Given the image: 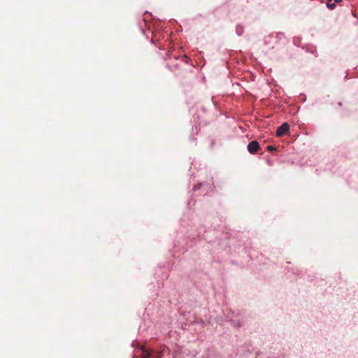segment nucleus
Listing matches in <instances>:
<instances>
[{"label": "nucleus", "mask_w": 358, "mask_h": 358, "mask_svg": "<svg viewBox=\"0 0 358 358\" xmlns=\"http://www.w3.org/2000/svg\"><path fill=\"white\" fill-rule=\"evenodd\" d=\"M289 125L288 123L285 122L280 127H279L276 131V136L278 137L282 136L283 135L289 132Z\"/></svg>", "instance_id": "nucleus-1"}, {"label": "nucleus", "mask_w": 358, "mask_h": 358, "mask_svg": "<svg viewBox=\"0 0 358 358\" xmlns=\"http://www.w3.org/2000/svg\"><path fill=\"white\" fill-rule=\"evenodd\" d=\"M259 148V143L257 141H252L248 145V150L251 154H255Z\"/></svg>", "instance_id": "nucleus-2"}, {"label": "nucleus", "mask_w": 358, "mask_h": 358, "mask_svg": "<svg viewBox=\"0 0 358 358\" xmlns=\"http://www.w3.org/2000/svg\"><path fill=\"white\" fill-rule=\"evenodd\" d=\"M141 351L142 358H152V350H148L145 348L142 347Z\"/></svg>", "instance_id": "nucleus-3"}, {"label": "nucleus", "mask_w": 358, "mask_h": 358, "mask_svg": "<svg viewBox=\"0 0 358 358\" xmlns=\"http://www.w3.org/2000/svg\"><path fill=\"white\" fill-rule=\"evenodd\" d=\"M152 358H162V352H157L155 354L152 352Z\"/></svg>", "instance_id": "nucleus-4"}, {"label": "nucleus", "mask_w": 358, "mask_h": 358, "mask_svg": "<svg viewBox=\"0 0 358 358\" xmlns=\"http://www.w3.org/2000/svg\"><path fill=\"white\" fill-rule=\"evenodd\" d=\"M327 5L331 9H334V7H335V3H331V2H327Z\"/></svg>", "instance_id": "nucleus-5"}, {"label": "nucleus", "mask_w": 358, "mask_h": 358, "mask_svg": "<svg viewBox=\"0 0 358 358\" xmlns=\"http://www.w3.org/2000/svg\"><path fill=\"white\" fill-rule=\"evenodd\" d=\"M267 150L268 151H273V150H275V148L272 145H268V146H267Z\"/></svg>", "instance_id": "nucleus-6"}, {"label": "nucleus", "mask_w": 358, "mask_h": 358, "mask_svg": "<svg viewBox=\"0 0 358 358\" xmlns=\"http://www.w3.org/2000/svg\"><path fill=\"white\" fill-rule=\"evenodd\" d=\"M342 0H334V2L336 3H340Z\"/></svg>", "instance_id": "nucleus-7"}, {"label": "nucleus", "mask_w": 358, "mask_h": 358, "mask_svg": "<svg viewBox=\"0 0 358 358\" xmlns=\"http://www.w3.org/2000/svg\"><path fill=\"white\" fill-rule=\"evenodd\" d=\"M332 0H328V2H331Z\"/></svg>", "instance_id": "nucleus-8"}]
</instances>
